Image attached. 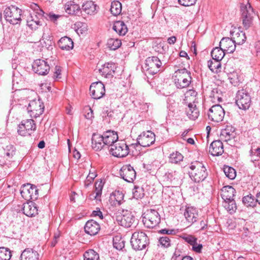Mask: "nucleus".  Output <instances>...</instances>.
<instances>
[{
	"mask_svg": "<svg viewBox=\"0 0 260 260\" xmlns=\"http://www.w3.org/2000/svg\"><path fill=\"white\" fill-rule=\"evenodd\" d=\"M189 172V176L195 182H200L204 180L208 176V172L204 165L200 161L191 163Z\"/></svg>",
	"mask_w": 260,
	"mask_h": 260,
	"instance_id": "1",
	"label": "nucleus"
},
{
	"mask_svg": "<svg viewBox=\"0 0 260 260\" xmlns=\"http://www.w3.org/2000/svg\"><path fill=\"white\" fill-rule=\"evenodd\" d=\"M149 243V239L142 231L134 232L131 237V244L132 248L136 250L145 249Z\"/></svg>",
	"mask_w": 260,
	"mask_h": 260,
	"instance_id": "2",
	"label": "nucleus"
},
{
	"mask_svg": "<svg viewBox=\"0 0 260 260\" xmlns=\"http://www.w3.org/2000/svg\"><path fill=\"white\" fill-rule=\"evenodd\" d=\"M190 73L186 69L177 70L174 74V82L178 88L188 87L191 83Z\"/></svg>",
	"mask_w": 260,
	"mask_h": 260,
	"instance_id": "3",
	"label": "nucleus"
},
{
	"mask_svg": "<svg viewBox=\"0 0 260 260\" xmlns=\"http://www.w3.org/2000/svg\"><path fill=\"white\" fill-rule=\"evenodd\" d=\"M22 11L18 7L11 5L7 7L4 11V16L6 20L11 24H16L21 20Z\"/></svg>",
	"mask_w": 260,
	"mask_h": 260,
	"instance_id": "4",
	"label": "nucleus"
},
{
	"mask_svg": "<svg viewBox=\"0 0 260 260\" xmlns=\"http://www.w3.org/2000/svg\"><path fill=\"white\" fill-rule=\"evenodd\" d=\"M160 221V216L157 211L150 209L147 210L144 214L143 222L148 228L156 226Z\"/></svg>",
	"mask_w": 260,
	"mask_h": 260,
	"instance_id": "5",
	"label": "nucleus"
},
{
	"mask_svg": "<svg viewBox=\"0 0 260 260\" xmlns=\"http://www.w3.org/2000/svg\"><path fill=\"white\" fill-rule=\"evenodd\" d=\"M109 151L115 157H124L129 154V148L124 141H117L111 145Z\"/></svg>",
	"mask_w": 260,
	"mask_h": 260,
	"instance_id": "6",
	"label": "nucleus"
},
{
	"mask_svg": "<svg viewBox=\"0 0 260 260\" xmlns=\"http://www.w3.org/2000/svg\"><path fill=\"white\" fill-rule=\"evenodd\" d=\"M241 11L243 26L245 29H248L252 24L253 19L255 16L253 9L250 4L247 3L246 5L241 6Z\"/></svg>",
	"mask_w": 260,
	"mask_h": 260,
	"instance_id": "7",
	"label": "nucleus"
},
{
	"mask_svg": "<svg viewBox=\"0 0 260 260\" xmlns=\"http://www.w3.org/2000/svg\"><path fill=\"white\" fill-rule=\"evenodd\" d=\"M236 103L239 109L246 110L250 107L251 97L247 90L242 89L237 91Z\"/></svg>",
	"mask_w": 260,
	"mask_h": 260,
	"instance_id": "8",
	"label": "nucleus"
},
{
	"mask_svg": "<svg viewBox=\"0 0 260 260\" xmlns=\"http://www.w3.org/2000/svg\"><path fill=\"white\" fill-rule=\"evenodd\" d=\"M162 63L159 58L157 56H151L147 57L143 67L148 74L154 75L160 71Z\"/></svg>",
	"mask_w": 260,
	"mask_h": 260,
	"instance_id": "9",
	"label": "nucleus"
},
{
	"mask_svg": "<svg viewBox=\"0 0 260 260\" xmlns=\"http://www.w3.org/2000/svg\"><path fill=\"white\" fill-rule=\"evenodd\" d=\"M225 112L222 107L218 104L212 106L209 110V119L216 123L221 122L224 118Z\"/></svg>",
	"mask_w": 260,
	"mask_h": 260,
	"instance_id": "10",
	"label": "nucleus"
},
{
	"mask_svg": "<svg viewBox=\"0 0 260 260\" xmlns=\"http://www.w3.org/2000/svg\"><path fill=\"white\" fill-rule=\"evenodd\" d=\"M21 196L26 200H36L38 198V189L35 185L29 183L23 185L20 189Z\"/></svg>",
	"mask_w": 260,
	"mask_h": 260,
	"instance_id": "11",
	"label": "nucleus"
},
{
	"mask_svg": "<svg viewBox=\"0 0 260 260\" xmlns=\"http://www.w3.org/2000/svg\"><path fill=\"white\" fill-rule=\"evenodd\" d=\"M27 110L31 118H37L43 113L44 106L40 99L34 100L29 102Z\"/></svg>",
	"mask_w": 260,
	"mask_h": 260,
	"instance_id": "12",
	"label": "nucleus"
},
{
	"mask_svg": "<svg viewBox=\"0 0 260 260\" xmlns=\"http://www.w3.org/2000/svg\"><path fill=\"white\" fill-rule=\"evenodd\" d=\"M117 221L121 226L130 228L137 224L135 217L128 210L123 211L121 216L117 217Z\"/></svg>",
	"mask_w": 260,
	"mask_h": 260,
	"instance_id": "13",
	"label": "nucleus"
},
{
	"mask_svg": "<svg viewBox=\"0 0 260 260\" xmlns=\"http://www.w3.org/2000/svg\"><path fill=\"white\" fill-rule=\"evenodd\" d=\"M155 140V134L152 132L147 131L139 136L137 143L132 144L131 146L135 147L138 144L144 147H148L154 143Z\"/></svg>",
	"mask_w": 260,
	"mask_h": 260,
	"instance_id": "14",
	"label": "nucleus"
},
{
	"mask_svg": "<svg viewBox=\"0 0 260 260\" xmlns=\"http://www.w3.org/2000/svg\"><path fill=\"white\" fill-rule=\"evenodd\" d=\"M32 68L36 73L45 76L49 73L50 67L46 60L38 59L34 61Z\"/></svg>",
	"mask_w": 260,
	"mask_h": 260,
	"instance_id": "15",
	"label": "nucleus"
},
{
	"mask_svg": "<svg viewBox=\"0 0 260 260\" xmlns=\"http://www.w3.org/2000/svg\"><path fill=\"white\" fill-rule=\"evenodd\" d=\"M121 177L127 182H132L136 177V172L130 165H124L120 170Z\"/></svg>",
	"mask_w": 260,
	"mask_h": 260,
	"instance_id": "16",
	"label": "nucleus"
},
{
	"mask_svg": "<svg viewBox=\"0 0 260 260\" xmlns=\"http://www.w3.org/2000/svg\"><path fill=\"white\" fill-rule=\"evenodd\" d=\"M89 90L92 98L96 100L102 98L105 93V86L101 82L92 83Z\"/></svg>",
	"mask_w": 260,
	"mask_h": 260,
	"instance_id": "17",
	"label": "nucleus"
},
{
	"mask_svg": "<svg viewBox=\"0 0 260 260\" xmlns=\"http://www.w3.org/2000/svg\"><path fill=\"white\" fill-rule=\"evenodd\" d=\"M183 215L190 225L196 222L199 217L198 210L192 207H186L184 210Z\"/></svg>",
	"mask_w": 260,
	"mask_h": 260,
	"instance_id": "18",
	"label": "nucleus"
},
{
	"mask_svg": "<svg viewBox=\"0 0 260 260\" xmlns=\"http://www.w3.org/2000/svg\"><path fill=\"white\" fill-rule=\"evenodd\" d=\"M219 46L227 53H233L236 49V44L233 38H223L220 43Z\"/></svg>",
	"mask_w": 260,
	"mask_h": 260,
	"instance_id": "19",
	"label": "nucleus"
},
{
	"mask_svg": "<svg viewBox=\"0 0 260 260\" xmlns=\"http://www.w3.org/2000/svg\"><path fill=\"white\" fill-rule=\"evenodd\" d=\"M115 69V67L114 63L108 62L103 64L101 68L98 69V71L101 75L106 78H110L113 76Z\"/></svg>",
	"mask_w": 260,
	"mask_h": 260,
	"instance_id": "20",
	"label": "nucleus"
},
{
	"mask_svg": "<svg viewBox=\"0 0 260 260\" xmlns=\"http://www.w3.org/2000/svg\"><path fill=\"white\" fill-rule=\"evenodd\" d=\"M104 141L105 145H109L111 147V145L115 144L118 139V136L117 132L113 131H107L104 132L102 135Z\"/></svg>",
	"mask_w": 260,
	"mask_h": 260,
	"instance_id": "21",
	"label": "nucleus"
},
{
	"mask_svg": "<svg viewBox=\"0 0 260 260\" xmlns=\"http://www.w3.org/2000/svg\"><path fill=\"white\" fill-rule=\"evenodd\" d=\"M209 152L213 156L221 155L224 152L223 145L221 141H213L210 145Z\"/></svg>",
	"mask_w": 260,
	"mask_h": 260,
	"instance_id": "22",
	"label": "nucleus"
},
{
	"mask_svg": "<svg viewBox=\"0 0 260 260\" xmlns=\"http://www.w3.org/2000/svg\"><path fill=\"white\" fill-rule=\"evenodd\" d=\"M100 229V224L93 220H88L84 226V231L87 234L93 236L96 235Z\"/></svg>",
	"mask_w": 260,
	"mask_h": 260,
	"instance_id": "23",
	"label": "nucleus"
},
{
	"mask_svg": "<svg viewBox=\"0 0 260 260\" xmlns=\"http://www.w3.org/2000/svg\"><path fill=\"white\" fill-rule=\"evenodd\" d=\"M30 8L33 10V12L30 13L29 18L33 19L34 21H42L43 19L44 12L36 4L30 5Z\"/></svg>",
	"mask_w": 260,
	"mask_h": 260,
	"instance_id": "24",
	"label": "nucleus"
},
{
	"mask_svg": "<svg viewBox=\"0 0 260 260\" xmlns=\"http://www.w3.org/2000/svg\"><path fill=\"white\" fill-rule=\"evenodd\" d=\"M20 260H39V254L31 248H26L20 255Z\"/></svg>",
	"mask_w": 260,
	"mask_h": 260,
	"instance_id": "25",
	"label": "nucleus"
},
{
	"mask_svg": "<svg viewBox=\"0 0 260 260\" xmlns=\"http://www.w3.org/2000/svg\"><path fill=\"white\" fill-rule=\"evenodd\" d=\"M91 146L93 150L95 151H100L103 149L104 145H105L103 138L102 135L99 134L94 133L92 135L91 139Z\"/></svg>",
	"mask_w": 260,
	"mask_h": 260,
	"instance_id": "26",
	"label": "nucleus"
},
{
	"mask_svg": "<svg viewBox=\"0 0 260 260\" xmlns=\"http://www.w3.org/2000/svg\"><path fill=\"white\" fill-rule=\"evenodd\" d=\"M164 180L168 183H171L172 185H178L180 180L178 173L176 171H171L167 172L164 176Z\"/></svg>",
	"mask_w": 260,
	"mask_h": 260,
	"instance_id": "27",
	"label": "nucleus"
},
{
	"mask_svg": "<svg viewBox=\"0 0 260 260\" xmlns=\"http://www.w3.org/2000/svg\"><path fill=\"white\" fill-rule=\"evenodd\" d=\"M235 189L231 186H225L221 189V196L223 200H230L234 199Z\"/></svg>",
	"mask_w": 260,
	"mask_h": 260,
	"instance_id": "28",
	"label": "nucleus"
},
{
	"mask_svg": "<svg viewBox=\"0 0 260 260\" xmlns=\"http://www.w3.org/2000/svg\"><path fill=\"white\" fill-rule=\"evenodd\" d=\"M58 45L62 50H70L73 49L74 43L71 38L64 37L58 41Z\"/></svg>",
	"mask_w": 260,
	"mask_h": 260,
	"instance_id": "29",
	"label": "nucleus"
},
{
	"mask_svg": "<svg viewBox=\"0 0 260 260\" xmlns=\"http://www.w3.org/2000/svg\"><path fill=\"white\" fill-rule=\"evenodd\" d=\"M64 10L70 15H77L80 12V8L78 4L70 1L65 5Z\"/></svg>",
	"mask_w": 260,
	"mask_h": 260,
	"instance_id": "30",
	"label": "nucleus"
},
{
	"mask_svg": "<svg viewBox=\"0 0 260 260\" xmlns=\"http://www.w3.org/2000/svg\"><path fill=\"white\" fill-rule=\"evenodd\" d=\"M186 113L190 119L196 120L199 115V111L194 104L189 103L186 109Z\"/></svg>",
	"mask_w": 260,
	"mask_h": 260,
	"instance_id": "31",
	"label": "nucleus"
},
{
	"mask_svg": "<svg viewBox=\"0 0 260 260\" xmlns=\"http://www.w3.org/2000/svg\"><path fill=\"white\" fill-rule=\"evenodd\" d=\"M23 212L24 214L28 217H33L38 214V209L34 203H28L24 205Z\"/></svg>",
	"mask_w": 260,
	"mask_h": 260,
	"instance_id": "32",
	"label": "nucleus"
},
{
	"mask_svg": "<svg viewBox=\"0 0 260 260\" xmlns=\"http://www.w3.org/2000/svg\"><path fill=\"white\" fill-rule=\"evenodd\" d=\"M113 29L120 36H124L127 32V27L122 21H116L113 25Z\"/></svg>",
	"mask_w": 260,
	"mask_h": 260,
	"instance_id": "33",
	"label": "nucleus"
},
{
	"mask_svg": "<svg viewBox=\"0 0 260 260\" xmlns=\"http://www.w3.org/2000/svg\"><path fill=\"white\" fill-rule=\"evenodd\" d=\"M97 5L91 1H87L82 6V9L86 14L89 15L94 14L96 12Z\"/></svg>",
	"mask_w": 260,
	"mask_h": 260,
	"instance_id": "34",
	"label": "nucleus"
},
{
	"mask_svg": "<svg viewBox=\"0 0 260 260\" xmlns=\"http://www.w3.org/2000/svg\"><path fill=\"white\" fill-rule=\"evenodd\" d=\"M124 194L119 190H115L112 193L110 200L113 202L114 205L116 206L120 205L123 201Z\"/></svg>",
	"mask_w": 260,
	"mask_h": 260,
	"instance_id": "35",
	"label": "nucleus"
},
{
	"mask_svg": "<svg viewBox=\"0 0 260 260\" xmlns=\"http://www.w3.org/2000/svg\"><path fill=\"white\" fill-rule=\"evenodd\" d=\"M225 51L219 46L214 48L211 51V54L213 60L221 61L225 55Z\"/></svg>",
	"mask_w": 260,
	"mask_h": 260,
	"instance_id": "36",
	"label": "nucleus"
},
{
	"mask_svg": "<svg viewBox=\"0 0 260 260\" xmlns=\"http://www.w3.org/2000/svg\"><path fill=\"white\" fill-rule=\"evenodd\" d=\"M223 200L224 202L223 203V206L224 208L229 212L230 214L235 212L237 209V206L234 199Z\"/></svg>",
	"mask_w": 260,
	"mask_h": 260,
	"instance_id": "37",
	"label": "nucleus"
},
{
	"mask_svg": "<svg viewBox=\"0 0 260 260\" xmlns=\"http://www.w3.org/2000/svg\"><path fill=\"white\" fill-rule=\"evenodd\" d=\"M84 260H100L99 253L93 249H88L84 254Z\"/></svg>",
	"mask_w": 260,
	"mask_h": 260,
	"instance_id": "38",
	"label": "nucleus"
},
{
	"mask_svg": "<svg viewBox=\"0 0 260 260\" xmlns=\"http://www.w3.org/2000/svg\"><path fill=\"white\" fill-rule=\"evenodd\" d=\"M234 133L231 132L228 128L223 129L221 131L220 138L221 141L228 142L234 138Z\"/></svg>",
	"mask_w": 260,
	"mask_h": 260,
	"instance_id": "39",
	"label": "nucleus"
},
{
	"mask_svg": "<svg viewBox=\"0 0 260 260\" xmlns=\"http://www.w3.org/2000/svg\"><path fill=\"white\" fill-rule=\"evenodd\" d=\"M228 79L230 83L235 86H238L241 82V77L236 72H233L228 75Z\"/></svg>",
	"mask_w": 260,
	"mask_h": 260,
	"instance_id": "40",
	"label": "nucleus"
},
{
	"mask_svg": "<svg viewBox=\"0 0 260 260\" xmlns=\"http://www.w3.org/2000/svg\"><path fill=\"white\" fill-rule=\"evenodd\" d=\"M122 5L119 1H113L111 3L110 11L111 13L117 16L121 12Z\"/></svg>",
	"mask_w": 260,
	"mask_h": 260,
	"instance_id": "41",
	"label": "nucleus"
},
{
	"mask_svg": "<svg viewBox=\"0 0 260 260\" xmlns=\"http://www.w3.org/2000/svg\"><path fill=\"white\" fill-rule=\"evenodd\" d=\"M220 61L216 60H210L208 61V67L212 72L217 73L220 71L221 69V63Z\"/></svg>",
	"mask_w": 260,
	"mask_h": 260,
	"instance_id": "42",
	"label": "nucleus"
},
{
	"mask_svg": "<svg viewBox=\"0 0 260 260\" xmlns=\"http://www.w3.org/2000/svg\"><path fill=\"white\" fill-rule=\"evenodd\" d=\"M21 122L23 123L24 126L26 130H27L29 135H31L32 131H34L36 129V126L34 120L27 119L23 120Z\"/></svg>",
	"mask_w": 260,
	"mask_h": 260,
	"instance_id": "43",
	"label": "nucleus"
},
{
	"mask_svg": "<svg viewBox=\"0 0 260 260\" xmlns=\"http://www.w3.org/2000/svg\"><path fill=\"white\" fill-rule=\"evenodd\" d=\"M104 184V183L102 180H98L95 182L94 187L96 194L94 197V199L98 200L99 198L101 196Z\"/></svg>",
	"mask_w": 260,
	"mask_h": 260,
	"instance_id": "44",
	"label": "nucleus"
},
{
	"mask_svg": "<svg viewBox=\"0 0 260 260\" xmlns=\"http://www.w3.org/2000/svg\"><path fill=\"white\" fill-rule=\"evenodd\" d=\"M242 202L247 207H254L257 201L255 200L254 198L251 194L245 196L243 198Z\"/></svg>",
	"mask_w": 260,
	"mask_h": 260,
	"instance_id": "45",
	"label": "nucleus"
},
{
	"mask_svg": "<svg viewBox=\"0 0 260 260\" xmlns=\"http://www.w3.org/2000/svg\"><path fill=\"white\" fill-rule=\"evenodd\" d=\"M183 156L179 152H173L170 155L169 159L171 163L177 164L183 160Z\"/></svg>",
	"mask_w": 260,
	"mask_h": 260,
	"instance_id": "46",
	"label": "nucleus"
},
{
	"mask_svg": "<svg viewBox=\"0 0 260 260\" xmlns=\"http://www.w3.org/2000/svg\"><path fill=\"white\" fill-rule=\"evenodd\" d=\"M11 252L9 249L0 247V260H10L11 257Z\"/></svg>",
	"mask_w": 260,
	"mask_h": 260,
	"instance_id": "47",
	"label": "nucleus"
},
{
	"mask_svg": "<svg viewBox=\"0 0 260 260\" xmlns=\"http://www.w3.org/2000/svg\"><path fill=\"white\" fill-rule=\"evenodd\" d=\"M107 44L111 50H115L121 46V42L119 39L111 38L108 40Z\"/></svg>",
	"mask_w": 260,
	"mask_h": 260,
	"instance_id": "48",
	"label": "nucleus"
},
{
	"mask_svg": "<svg viewBox=\"0 0 260 260\" xmlns=\"http://www.w3.org/2000/svg\"><path fill=\"white\" fill-rule=\"evenodd\" d=\"M246 39L245 34L242 31L237 32L235 36L233 37V39L236 45H241L243 44L245 42Z\"/></svg>",
	"mask_w": 260,
	"mask_h": 260,
	"instance_id": "49",
	"label": "nucleus"
},
{
	"mask_svg": "<svg viewBox=\"0 0 260 260\" xmlns=\"http://www.w3.org/2000/svg\"><path fill=\"white\" fill-rule=\"evenodd\" d=\"M223 172L225 176L231 180L235 179L236 176V172L232 167L225 166L223 168Z\"/></svg>",
	"mask_w": 260,
	"mask_h": 260,
	"instance_id": "50",
	"label": "nucleus"
},
{
	"mask_svg": "<svg viewBox=\"0 0 260 260\" xmlns=\"http://www.w3.org/2000/svg\"><path fill=\"white\" fill-rule=\"evenodd\" d=\"M133 193L135 198L142 199L144 196V189L141 187L135 186L133 189Z\"/></svg>",
	"mask_w": 260,
	"mask_h": 260,
	"instance_id": "51",
	"label": "nucleus"
},
{
	"mask_svg": "<svg viewBox=\"0 0 260 260\" xmlns=\"http://www.w3.org/2000/svg\"><path fill=\"white\" fill-rule=\"evenodd\" d=\"M27 24L31 29L36 30L39 26L42 25V21H34L33 19L28 18L27 20Z\"/></svg>",
	"mask_w": 260,
	"mask_h": 260,
	"instance_id": "52",
	"label": "nucleus"
},
{
	"mask_svg": "<svg viewBox=\"0 0 260 260\" xmlns=\"http://www.w3.org/2000/svg\"><path fill=\"white\" fill-rule=\"evenodd\" d=\"M159 242L164 247H169L171 246V240L166 236L160 237L159 239Z\"/></svg>",
	"mask_w": 260,
	"mask_h": 260,
	"instance_id": "53",
	"label": "nucleus"
},
{
	"mask_svg": "<svg viewBox=\"0 0 260 260\" xmlns=\"http://www.w3.org/2000/svg\"><path fill=\"white\" fill-rule=\"evenodd\" d=\"M18 133L22 136H30L22 122L18 125Z\"/></svg>",
	"mask_w": 260,
	"mask_h": 260,
	"instance_id": "54",
	"label": "nucleus"
},
{
	"mask_svg": "<svg viewBox=\"0 0 260 260\" xmlns=\"http://www.w3.org/2000/svg\"><path fill=\"white\" fill-rule=\"evenodd\" d=\"M178 3L180 5L185 6V7H188L192 5H193L197 0H178Z\"/></svg>",
	"mask_w": 260,
	"mask_h": 260,
	"instance_id": "55",
	"label": "nucleus"
},
{
	"mask_svg": "<svg viewBox=\"0 0 260 260\" xmlns=\"http://www.w3.org/2000/svg\"><path fill=\"white\" fill-rule=\"evenodd\" d=\"M183 239L185 240V242H187L191 245H192L193 244H194L196 241H197V239L192 235L184 236L183 237Z\"/></svg>",
	"mask_w": 260,
	"mask_h": 260,
	"instance_id": "56",
	"label": "nucleus"
},
{
	"mask_svg": "<svg viewBox=\"0 0 260 260\" xmlns=\"http://www.w3.org/2000/svg\"><path fill=\"white\" fill-rule=\"evenodd\" d=\"M210 97L213 98L214 100L217 99L218 101H220L222 99L221 97L219 96L217 88L213 89L211 92Z\"/></svg>",
	"mask_w": 260,
	"mask_h": 260,
	"instance_id": "57",
	"label": "nucleus"
},
{
	"mask_svg": "<svg viewBox=\"0 0 260 260\" xmlns=\"http://www.w3.org/2000/svg\"><path fill=\"white\" fill-rule=\"evenodd\" d=\"M191 246L193 251L198 253L201 252L202 249L203 248V245L202 244H198L197 243V241H196L194 244H193Z\"/></svg>",
	"mask_w": 260,
	"mask_h": 260,
	"instance_id": "58",
	"label": "nucleus"
},
{
	"mask_svg": "<svg viewBox=\"0 0 260 260\" xmlns=\"http://www.w3.org/2000/svg\"><path fill=\"white\" fill-rule=\"evenodd\" d=\"M116 240V239H114L113 241L114 247L118 250H121L124 247V241L122 240L121 241H119V242H117Z\"/></svg>",
	"mask_w": 260,
	"mask_h": 260,
	"instance_id": "59",
	"label": "nucleus"
},
{
	"mask_svg": "<svg viewBox=\"0 0 260 260\" xmlns=\"http://www.w3.org/2000/svg\"><path fill=\"white\" fill-rule=\"evenodd\" d=\"M159 233L162 234H167L172 235L175 234V230L174 229H164L159 231Z\"/></svg>",
	"mask_w": 260,
	"mask_h": 260,
	"instance_id": "60",
	"label": "nucleus"
},
{
	"mask_svg": "<svg viewBox=\"0 0 260 260\" xmlns=\"http://www.w3.org/2000/svg\"><path fill=\"white\" fill-rule=\"evenodd\" d=\"M157 48H155V50L158 52L162 53L163 52L166 51V47L164 46V43L162 42H160L157 44Z\"/></svg>",
	"mask_w": 260,
	"mask_h": 260,
	"instance_id": "61",
	"label": "nucleus"
},
{
	"mask_svg": "<svg viewBox=\"0 0 260 260\" xmlns=\"http://www.w3.org/2000/svg\"><path fill=\"white\" fill-rule=\"evenodd\" d=\"M47 15L48 17V19L50 20L54 21V22L56 20H57V19L60 16V15H56V14H54L51 13H50L48 14H47Z\"/></svg>",
	"mask_w": 260,
	"mask_h": 260,
	"instance_id": "62",
	"label": "nucleus"
},
{
	"mask_svg": "<svg viewBox=\"0 0 260 260\" xmlns=\"http://www.w3.org/2000/svg\"><path fill=\"white\" fill-rule=\"evenodd\" d=\"M10 148V149H8V151L6 153L7 156L8 157H12L15 153V152L14 151V148L13 146L11 145L9 146Z\"/></svg>",
	"mask_w": 260,
	"mask_h": 260,
	"instance_id": "63",
	"label": "nucleus"
},
{
	"mask_svg": "<svg viewBox=\"0 0 260 260\" xmlns=\"http://www.w3.org/2000/svg\"><path fill=\"white\" fill-rule=\"evenodd\" d=\"M61 75V69L59 66H56L55 68V72L54 76L56 78H60L59 76Z\"/></svg>",
	"mask_w": 260,
	"mask_h": 260,
	"instance_id": "64",
	"label": "nucleus"
}]
</instances>
